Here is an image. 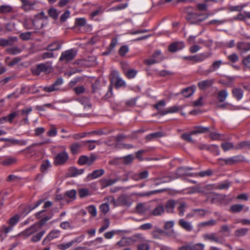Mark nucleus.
Returning a JSON list of instances; mask_svg holds the SVG:
<instances>
[{
	"label": "nucleus",
	"instance_id": "nucleus-1",
	"mask_svg": "<svg viewBox=\"0 0 250 250\" xmlns=\"http://www.w3.org/2000/svg\"><path fill=\"white\" fill-rule=\"evenodd\" d=\"M43 18L46 19L47 17L45 16L44 13L42 11L37 14L33 20H27L24 22V26L27 29H32L34 27L36 28H42V23L40 21Z\"/></svg>",
	"mask_w": 250,
	"mask_h": 250
},
{
	"label": "nucleus",
	"instance_id": "nucleus-2",
	"mask_svg": "<svg viewBox=\"0 0 250 250\" xmlns=\"http://www.w3.org/2000/svg\"><path fill=\"white\" fill-rule=\"evenodd\" d=\"M77 51L75 49H71L63 51L59 58L60 61L68 62L73 60L77 55Z\"/></svg>",
	"mask_w": 250,
	"mask_h": 250
},
{
	"label": "nucleus",
	"instance_id": "nucleus-3",
	"mask_svg": "<svg viewBox=\"0 0 250 250\" xmlns=\"http://www.w3.org/2000/svg\"><path fill=\"white\" fill-rule=\"evenodd\" d=\"M211 56L209 53H203L193 56H184L183 59L184 60L193 61L195 63L201 62L208 58Z\"/></svg>",
	"mask_w": 250,
	"mask_h": 250
},
{
	"label": "nucleus",
	"instance_id": "nucleus-4",
	"mask_svg": "<svg viewBox=\"0 0 250 250\" xmlns=\"http://www.w3.org/2000/svg\"><path fill=\"white\" fill-rule=\"evenodd\" d=\"M243 160V157L241 155H235L226 159L220 158L219 161H224L227 165H232L240 162Z\"/></svg>",
	"mask_w": 250,
	"mask_h": 250
},
{
	"label": "nucleus",
	"instance_id": "nucleus-5",
	"mask_svg": "<svg viewBox=\"0 0 250 250\" xmlns=\"http://www.w3.org/2000/svg\"><path fill=\"white\" fill-rule=\"evenodd\" d=\"M63 81L62 78H58L54 83L48 86L43 87V90L48 92H53L59 89V86L63 83Z\"/></svg>",
	"mask_w": 250,
	"mask_h": 250
},
{
	"label": "nucleus",
	"instance_id": "nucleus-6",
	"mask_svg": "<svg viewBox=\"0 0 250 250\" xmlns=\"http://www.w3.org/2000/svg\"><path fill=\"white\" fill-rule=\"evenodd\" d=\"M202 237L205 241H209L217 244H222L223 242L215 233H207L203 235Z\"/></svg>",
	"mask_w": 250,
	"mask_h": 250
},
{
	"label": "nucleus",
	"instance_id": "nucleus-7",
	"mask_svg": "<svg viewBox=\"0 0 250 250\" xmlns=\"http://www.w3.org/2000/svg\"><path fill=\"white\" fill-rule=\"evenodd\" d=\"M68 159V155L67 153L65 151H62L58 154L55 157V164L57 165H60L65 163Z\"/></svg>",
	"mask_w": 250,
	"mask_h": 250
},
{
	"label": "nucleus",
	"instance_id": "nucleus-8",
	"mask_svg": "<svg viewBox=\"0 0 250 250\" xmlns=\"http://www.w3.org/2000/svg\"><path fill=\"white\" fill-rule=\"evenodd\" d=\"M96 157L94 155H91L89 157L82 155L79 159L78 163L81 165H87L90 166L94 163Z\"/></svg>",
	"mask_w": 250,
	"mask_h": 250
},
{
	"label": "nucleus",
	"instance_id": "nucleus-9",
	"mask_svg": "<svg viewBox=\"0 0 250 250\" xmlns=\"http://www.w3.org/2000/svg\"><path fill=\"white\" fill-rule=\"evenodd\" d=\"M60 235V232L58 230H53L44 238L42 242V245H45L49 241L58 238Z\"/></svg>",
	"mask_w": 250,
	"mask_h": 250
},
{
	"label": "nucleus",
	"instance_id": "nucleus-10",
	"mask_svg": "<svg viewBox=\"0 0 250 250\" xmlns=\"http://www.w3.org/2000/svg\"><path fill=\"white\" fill-rule=\"evenodd\" d=\"M113 82L115 83V87L116 88H119L121 87L125 86V82L123 80L119 75L118 72H114V77L112 80Z\"/></svg>",
	"mask_w": 250,
	"mask_h": 250
},
{
	"label": "nucleus",
	"instance_id": "nucleus-11",
	"mask_svg": "<svg viewBox=\"0 0 250 250\" xmlns=\"http://www.w3.org/2000/svg\"><path fill=\"white\" fill-rule=\"evenodd\" d=\"M209 16L208 14H197L196 13H189L188 18L195 20L196 21H202L207 19Z\"/></svg>",
	"mask_w": 250,
	"mask_h": 250
},
{
	"label": "nucleus",
	"instance_id": "nucleus-12",
	"mask_svg": "<svg viewBox=\"0 0 250 250\" xmlns=\"http://www.w3.org/2000/svg\"><path fill=\"white\" fill-rule=\"evenodd\" d=\"M184 47V43L183 42H175L169 46V51L171 52H174L182 49Z\"/></svg>",
	"mask_w": 250,
	"mask_h": 250
},
{
	"label": "nucleus",
	"instance_id": "nucleus-13",
	"mask_svg": "<svg viewBox=\"0 0 250 250\" xmlns=\"http://www.w3.org/2000/svg\"><path fill=\"white\" fill-rule=\"evenodd\" d=\"M178 224L181 227L187 231H191L193 230V227L191 222L185 221L183 219L179 220Z\"/></svg>",
	"mask_w": 250,
	"mask_h": 250
},
{
	"label": "nucleus",
	"instance_id": "nucleus-14",
	"mask_svg": "<svg viewBox=\"0 0 250 250\" xmlns=\"http://www.w3.org/2000/svg\"><path fill=\"white\" fill-rule=\"evenodd\" d=\"M84 144L83 142H76L70 146V150L73 154H78L81 151L82 146Z\"/></svg>",
	"mask_w": 250,
	"mask_h": 250
},
{
	"label": "nucleus",
	"instance_id": "nucleus-15",
	"mask_svg": "<svg viewBox=\"0 0 250 250\" xmlns=\"http://www.w3.org/2000/svg\"><path fill=\"white\" fill-rule=\"evenodd\" d=\"M39 230L38 225L31 226L28 229H26L22 232V234L25 237H28Z\"/></svg>",
	"mask_w": 250,
	"mask_h": 250
},
{
	"label": "nucleus",
	"instance_id": "nucleus-16",
	"mask_svg": "<svg viewBox=\"0 0 250 250\" xmlns=\"http://www.w3.org/2000/svg\"><path fill=\"white\" fill-rule=\"evenodd\" d=\"M17 41L16 37H9L6 39H0V45L2 46L12 45Z\"/></svg>",
	"mask_w": 250,
	"mask_h": 250
},
{
	"label": "nucleus",
	"instance_id": "nucleus-17",
	"mask_svg": "<svg viewBox=\"0 0 250 250\" xmlns=\"http://www.w3.org/2000/svg\"><path fill=\"white\" fill-rule=\"evenodd\" d=\"M129 205L130 203L128 201V198L125 195L120 196L117 200V207Z\"/></svg>",
	"mask_w": 250,
	"mask_h": 250
},
{
	"label": "nucleus",
	"instance_id": "nucleus-18",
	"mask_svg": "<svg viewBox=\"0 0 250 250\" xmlns=\"http://www.w3.org/2000/svg\"><path fill=\"white\" fill-rule=\"evenodd\" d=\"M213 83L212 80H206L198 83V86L200 89L205 90L211 86Z\"/></svg>",
	"mask_w": 250,
	"mask_h": 250
},
{
	"label": "nucleus",
	"instance_id": "nucleus-19",
	"mask_svg": "<svg viewBox=\"0 0 250 250\" xmlns=\"http://www.w3.org/2000/svg\"><path fill=\"white\" fill-rule=\"evenodd\" d=\"M22 7L25 11L34 9L36 8V3L33 1H22Z\"/></svg>",
	"mask_w": 250,
	"mask_h": 250
},
{
	"label": "nucleus",
	"instance_id": "nucleus-20",
	"mask_svg": "<svg viewBox=\"0 0 250 250\" xmlns=\"http://www.w3.org/2000/svg\"><path fill=\"white\" fill-rule=\"evenodd\" d=\"M237 48L242 52H247L250 50V42H238L237 43Z\"/></svg>",
	"mask_w": 250,
	"mask_h": 250
},
{
	"label": "nucleus",
	"instance_id": "nucleus-21",
	"mask_svg": "<svg viewBox=\"0 0 250 250\" xmlns=\"http://www.w3.org/2000/svg\"><path fill=\"white\" fill-rule=\"evenodd\" d=\"M222 64V62L221 60H218L215 61L213 62L212 65L209 67V68L206 70V72L207 74H209L211 72H214L217 69H218L221 65Z\"/></svg>",
	"mask_w": 250,
	"mask_h": 250
},
{
	"label": "nucleus",
	"instance_id": "nucleus-22",
	"mask_svg": "<svg viewBox=\"0 0 250 250\" xmlns=\"http://www.w3.org/2000/svg\"><path fill=\"white\" fill-rule=\"evenodd\" d=\"M209 130V128L208 127H204L203 126H195L193 130L191 131V134L196 135L197 134L204 133L208 132Z\"/></svg>",
	"mask_w": 250,
	"mask_h": 250
},
{
	"label": "nucleus",
	"instance_id": "nucleus-23",
	"mask_svg": "<svg viewBox=\"0 0 250 250\" xmlns=\"http://www.w3.org/2000/svg\"><path fill=\"white\" fill-rule=\"evenodd\" d=\"M104 171L103 169H99L93 171L91 173L89 174L88 177L90 179H96L104 174Z\"/></svg>",
	"mask_w": 250,
	"mask_h": 250
},
{
	"label": "nucleus",
	"instance_id": "nucleus-24",
	"mask_svg": "<svg viewBox=\"0 0 250 250\" xmlns=\"http://www.w3.org/2000/svg\"><path fill=\"white\" fill-rule=\"evenodd\" d=\"M84 172V169H77L75 167H71L69 168V174L71 177H76L81 175Z\"/></svg>",
	"mask_w": 250,
	"mask_h": 250
},
{
	"label": "nucleus",
	"instance_id": "nucleus-25",
	"mask_svg": "<svg viewBox=\"0 0 250 250\" xmlns=\"http://www.w3.org/2000/svg\"><path fill=\"white\" fill-rule=\"evenodd\" d=\"M49 69V67L45 64L42 63L38 65L35 70V73L36 75H40L42 72H47Z\"/></svg>",
	"mask_w": 250,
	"mask_h": 250
},
{
	"label": "nucleus",
	"instance_id": "nucleus-26",
	"mask_svg": "<svg viewBox=\"0 0 250 250\" xmlns=\"http://www.w3.org/2000/svg\"><path fill=\"white\" fill-rule=\"evenodd\" d=\"M16 159L14 157H7L0 162V163L4 166H9L16 163Z\"/></svg>",
	"mask_w": 250,
	"mask_h": 250
},
{
	"label": "nucleus",
	"instance_id": "nucleus-27",
	"mask_svg": "<svg viewBox=\"0 0 250 250\" xmlns=\"http://www.w3.org/2000/svg\"><path fill=\"white\" fill-rule=\"evenodd\" d=\"M233 97L237 100H241L243 96V92L242 89L238 88H234L232 91Z\"/></svg>",
	"mask_w": 250,
	"mask_h": 250
},
{
	"label": "nucleus",
	"instance_id": "nucleus-28",
	"mask_svg": "<svg viewBox=\"0 0 250 250\" xmlns=\"http://www.w3.org/2000/svg\"><path fill=\"white\" fill-rule=\"evenodd\" d=\"M175 202L172 200H168L166 204V208L167 212L171 213L173 211L175 206Z\"/></svg>",
	"mask_w": 250,
	"mask_h": 250
},
{
	"label": "nucleus",
	"instance_id": "nucleus-29",
	"mask_svg": "<svg viewBox=\"0 0 250 250\" xmlns=\"http://www.w3.org/2000/svg\"><path fill=\"white\" fill-rule=\"evenodd\" d=\"M180 109L178 105H174L167 108L164 112L162 113V115H165L169 113H173L177 112Z\"/></svg>",
	"mask_w": 250,
	"mask_h": 250
},
{
	"label": "nucleus",
	"instance_id": "nucleus-30",
	"mask_svg": "<svg viewBox=\"0 0 250 250\" xmlns=\"http://www.w3.org/2000/svg\"><path fill=\"white\" fill-rule=\"evenodd\" d=\"M117 181V180L116 179H102L101 181V184L102 187L104 188L114 184Z\"/></svg>",
	"mask_w": 250,
	"mask_h": 250
},
{
	"label": "nucleus",
	"instance_id": "nucleus-31",
	"mask_svg": "<svg viewBox=\"0 0 250 250\" xmlns=\"http://www.w3.org/2000/svg\"><path fill=\"white\" fill-rule=\"evenodd\" d=\"M194 92V89L192 87H189L184 89L181 93L184 97L188 98L193 94Z\"/></svg>",
	"mask_w": 250,
	"mask_h": 250
},
{
	"label": "nucleus",
	"instance_id": "nucleus-32",
	"mask_svg": "<svg viewBox=\"0 0 250 250\" xmlns=\"http://www.w3.org/2000/svg\"><path fill=\"white\" fill-rule=\"evenodd\" d=\"M77 240H72L69 242L65 244H62L58 246V249L60 250H65L71 247L73 244L77 242Z\"/></svg>",
	"mask_w": 250,
	"mask_h": 250
},
{
	"label": "nucleus",
	"instance_id": "nucleus-33",
	"mask_svg": "<svg viewBox=\"0 0 250 250\" xmlns=\"http://www.w3.org/2000/svg\"><path fill=\"white\" fill-rule=\"evenodd\" d=\"M188 207L187 204L185 202H180L178 207V210L179 211V215L180 216L182 217L184 215L185 209Z\"/></svg>",
	"mask_w": 250,
	"mask_h": 250
},
{
	"label": "nucleus",
	"instance_id": "nucleus-34",
	"mask_svg": "<svg viewBox=\"0 0 250 250\" xmlns=\"http://www.w3.org/2000/svg\"><path fill=\"white\" fill-rule=\"evenodd\" d=\"M228 96V93L226 90H222L218 92L217 98L220 102H223L225 101Z\"/></svg>",
	"mask_w": 250,
	"mask_h": 250
},
{
	"label": "nucleus",
	"instance_id": "nucleus-35",
	"mask_svg": "<svg viewBox=\"0 0 250 250\" xmlns=\"http://www.w3.org/2000/svg\"><path fill=\"white\" fill-rule=\"evenodd\" d=\"M61 48V43L59 42H55L49 44L47 47V50L49 51H54L60 49Z\"/></svg>",
	"mask_w": 250,
	"mask_h": 250
},
{
	"label": "nucleus",
	"instance_id": "nucleus-36",
	"mask_svg": "<svg viewBox=\"0 0 250 250\" xmlns=\"http://www.w3.org/2000/svg\"><path fill=\"white\" fill-rule=\"evenodd\" d=\"M244 208V206L241 204H234L230 206L229 210L233 213L241 211Z\"/></svg>",
	"mask_w": 250,
	"mask_h": 250
},
{
	"label": "nucleus",
	"instance_id": "nucleus-37",
	"mask_svg": "<svg viewBox=\"0 0 250 250\" xmlns=\"http://www.w3.org/2000/svg\"><path fill=\"white\" fill-rule=\"evenodd\" d=\"M165 211L164 207L163 205H160L156 207L153 210V214L155 216L161 215Z\"/></svg>",
	"mask_w": 250,
	"mask_h": 250
},
{
	"label": "nucleus",
	"instance_id": "nucleus-38",
	"mask_svg": "<svg viewBox=\"0 0 250 250\" xmlns=\"http://www.w3.org/2000/svg\"><path fill=\"white\" fill-rule=\"evenodd\" d=\"M166 102L164 100H162L159 101L156 104H155L154 106L162 114V113L165 111V110H164V108Z\"/></svg>",
	"mask_w": 250,
	"mask_h": 250
},
{
	"label": "nucleus",
	"instance_id": "nucleus-39",
	"mask_svg": "<svg viewBox=\"0 0 250 250\" xmlns=\"http://www.w3.org/2000/svg\"><path fill=\"white\" fill-rule=\"evenodd\" d=\"M45 231L42 230L39 232L36 235H33L31 238V241L34 243L39 242L41 239L42 237L45 234Z\"/></svg>",
	"mask_w": 250,
	"mask_h": 250
},
{
	"label": "nucleus",
	"instance_id": "nucleus-40",
	"mask_svg": "<svg viewBox=\"0 0 250 250\" xmlns=\"http://www.w3.org/2000/svg\"><path fill=\"white\" fill-rule=\"evenodd\" d=\"M193 134H191V131H190L189 133H184L181 135V138L188 142L190 143H193V140L191 137L192 135H193Z\"/></svg>",
	"mask_w": 250,
	"mask_h": 250
},
{
	"label": "nucleus",
	"instance_id": "nucleus-41",
	"mask_svg": "<svg viewBox=\"0 0 250 250\" xmlns=\"http://www.w3.org/2000/svg\"><path fill=\"white\" fill-rule=\"evenodd\" d=\"M48 13L51 18L56 20L58 19L60 12L56 9L52 8L48 10Z\"/></svg>",
	"mask_w": 250,
	"mask_h": 250
},
{
	"label": "nucleus",
	"instance_id": "nucleus-42",
	"mask_svg": "<svg viewBox=\"0 0 250 250\" xmlns=\"http://www.w3.org/2000/svg\"><path fill=\"white\" fill-rule=\"evenodd\" d=\"M51 166V165L50 162L48 160H46L42 162L40 168L42 172H46Z\"/></svg>",
	"mask_w": 250,
	"mask_h": 250
},
{
	"label": "nucleus",
	"instance_id": "nucleus-43",
	"mask_svg": "<svg viewBox=\"0 0 250 250\" xmlns=\"http://www.w3.org/2000/svg\"><path fill=\"white\" fill-rule=\"evenodd\" d=\"M222 149L227 151L234 148L233 144L231 142H224L221 144Z\"/></svg>",
	"mask_w": 250,
	"mask_h": 250
},
{
	"label": "nucleus",
	"instance_id": "nucleus-44",
	"mask_svg": "<svg viewBox=\"0 0 250 250\" xmlns=\"http://www.w3.org/2000/svg\"><path fill=\"white\" fill-rule=\"evenodd\" d=\"M110 225V221L108 219L105 218L104 219L103 222V226L99 229V232L102 233L105 229H108Z\"/></svg>",
	"mask_w": 250,
	"mask_h": 250
},
{
	"label": "nucleus",
	"instance_id": "nucleus-45",
	"mask_svg": "<svg viewBox=\"0 0 250 250\" xmlns=\"http://www.w3.org/2000/svg\"><path fill=\"white\" fill-rule=\"evenodd\" d=\"M248 229L246 228H241L236 230L234 232V234L236 237H242L245 235Z\"/></svg>",
	"mask_w": 250,
	"mask_h": 250
},
{
	"label": "nucleus",
	"instance_id": "nucleus-46",
	"mask_svg": "<svg viewBox=\"0 0 250 250\" xmlns=\"http://www.w3.org/2000/svg\"><path fill=\"white\" fill-rule=\"evenodd\" d=\"M168 235L171 238L174 239L177 241L180 240V233L177 231L172 229L171 231L168 234Z\"/></svg>",
	"mask_w": 250,
	"mask_h": 250
},
{
	"label": "nucleus",
	"instance_id": "nucleus-47",
	"mask_svg": "<svg viewBox=\"0 0 250 250\" xmlns=\"http://www.w3.org/2000/svg\"><path fill=\"white\" fill-rule=\"evenodd\" d=\"M205 246L203 243H197L194 245L190 246L189 250H203Z\"/></svg>",
	"mask_w": 250,
	"mask_h": 250
},
{
	"label": "nucleus",
	"instance_id": "nucleus-48",
	"mask_svg": "<svg viewBox=\"0 0 250 250\" xmlns=\"http://www.w3.org/2000/svg\"><path fill=\"white\" fill-rule=\"evenodd\" d=\"M161 62V58H158L157 59H155L152 56V58L146 60L145 61V63H146L147 64L150 65L152 64L155 63H158Z\"/></svg>",
	"mask_w": 250,
	"mask_h": 250
},
{
	"label": "nucleus",
	"instance_id": "nucleus-49",
	"mask_svg": "<svg viewBox=\"0 0 250 250\" xmlns=\"http://www.w3.org/2000/svg\"><path fill=\"white\" fill-rule=\"evenodd\" d=\"M137 73V71L134 69H128L125 72L126 77L129 79L134 78Z\"/></svg>",
	"mask_w": 250,
	"mask_h": 250
},
{
	"label": "nucleus",
	"instance_id": "nucleus-50",
	"mask_svg": "<svg viewBox=\"0 0 250 250\" xmlns=\"http://www.w3.org/2000/svg\"><path fill=\"white\" fill-rule=\"evenodd\" d=\"M134 157L132 155H128L122 158V162L125 164L128 165L131 163Z\"/></svg>",
	"mask_w": 250,
	"mask_h": 250
},
{
	"label": "nucleus",
	"instance_id": "nucleus-51",
	"mask_svg": "<svg viewBox=\"0 0 250 250\" xmlns=\"http://www.w3.org/2000/svg\"><path fill=\"white\" fill-rule=\"evenodd\" d=\"M208 147L209 148L208 150L212 152L216 155L219 154V146H218L215 145H209Z\"/></svg>",
	"mask_w": 250,
	"mask_h": 250
},
{
	"label": "nucleus",
	"instance_id": "nucleus-52",
	"mask_svg": "<svg viewBox=\"0 0 250 250\" xmlns=\"http://www.w3.org/2000/svg\"><path fill=\"white\" fill-rule=\"evenodd\" d=\"M194 212L195 213V216L199 217H204L207 214V211L203 209H196L193 210Z\"/></svg>",
	"mask_w": 250,
	"mask_h": 250
},
{
	"label": "nucleus",
	"instance_id": "nucleus-53",
	"mask_svg": "<svg viewBox=\"0 0 250 250\" xmlns=\"http://www.w3.org/2000/svg\"><path fill=\"white\" fill-rule=\"evenodd\" d=\"M216 224V221L214 220H210L208 221L201 223L199 224L200 227L212 226Z\"/></svg>",
	"mask_w": 250,
	"mask_h": 250
},
{
	"label": "nucleus",
	"instance_id": "nucleus-54",
	"mask_svg": "<svg viewBox=\"0 0 250 250\" xmlns=\"http://www.w3.org/2000/svg\"><path fill=\"white\" fill-rule=\"evenodd\" d=\"M128 47L126 45L122 46L119 51V54L122 56H125L128 51Z\"/></svg>",
	"mask_w": 250,
	"mask_h": 250
},
{
	"label": "nucleus",
	"instance_id": "nucleus-55",
	"mask_svg": "<svg viewBox=\"0 0 250 250\" xmlns=\"http://www.w3.org/2000/svg\"><path fill=\"white\" fill-rule=\"evenodd\" d=\"M212 174V171L210 169H208L207 170L199 172L198 175L201 177H205L207 176H210Z\"/></svg>",
	"mask_w": 250,
	"mask_h": 250
},
{
	"label": "nucleus",
	"instance_id": "nucleus-56",
	"mask_svg": "<svg viewBox=\"0 0 250 250\" xmlns=\"http://www.w3.org/2000/svg\"><path fill=\"white\" fill-rule=\"evenodd\" d=\"M100 208L102 212L105 214L109 210V205L107 203H104L100 206Z\"/></svg>",
	"mask_w": 250,
	"mask_h": 250
},
{
	"label": "nucleus",
	"instance_id": "nucleus-57",
	"mask_svg": "<svg viewBox=\"0 0 250 250\" xmlns=\"http://www.w3.org/2000/svg\"><path fill=\"white\" fill-rule=\"evenodd\" d=\"M70 16V12L68 10L65 11L60 17V21L62 22H64Z\"/></svg>",
	"mask_w": 250,
	"mask_h": 250
},
{
	"label": "nucleus",
	"instance_id": "nucleus-58",
	"mask_svg": "<svg viewBox=\"0 0 250 250\" xmlns=\"http://www.w3.org/2000/svg\"><path fill=\"white\" fill-rule=\"evenodd\" d=\"M245 5H236V6H231L229 7V9L230 11H241Z\"/></svg>",
	"mask_w": 250,
	"mask_h": 250
},
{
	"label": "nucleus",
	"instance_id": "nucleus-59",
	"mask_svg": "<svg viewBox=\"0 0 250 250\" xmlns=\"http://www.w3.org/2000/svg\"><path fill=\"white\" fill-rule=\"evenodd\" d=\"M228 59L230 61H231L232 62H236L238 61L239 58L237 55L235 53H233L232 54H231L229 56H228Z\"/></svg>",
	"mask_w": 250,
	"mask_h": 250
},
{
	"label": "nucleus",
	"instance_id": "nucleus-60",
	"mask_svg": "<svg viewBox=\"0 0 250 250\" xmlns=\"http://www.w3.org/2000/svg\"><path fill=\"white\" fill-rule=\"evenodd\" d=\"M129 239L126 238H122L120 241H119L117 245L120 247H124L127 245V243L129 242Z\"/></svg>",
	"mask_w": 250,
	"mask_h": 250
},
{
	"label": "nucleus",
	"instance_id": "nucleus-61",
	"mask_svg": "<svg viewBox=\"0 0 250 250\" xmlns=\"http://www.w3.org/2000/svg\"><path fill=\"white\" fill-rule=\"evenodd\" d=\"M177 174L180 176L186 175H188L187 173V168H186V167H180L177 169Z\"/></svg>",
	"mask_w": 250,
	"mask_h": 250
},
{
	"label": "nucleus",
	"instance_id": "nucleus-62",
	"mask_svg": "<svg viewBox=\"0 0 250 250\" xmlns=\"http://www.w3.org/2000/svg\"><path fill=\"white\" fill-rule=\"evenodd\" d=\"M174 225V221H168L165 222L164 227L166 229H169L173 228Z\"/></svg>",
	"mask_w": 250,
	"mask_h": 250
},
{
	"label": "nucleus",
	"instance_id": "nucleus-63",
	"mask_svg": "<svg viewBox=\"0 0 250 250\" xmlns=\"http://www.w3.org/2000/svg\"><path fill=\"white\" fill-rule=\"evenodd\" d=\"M60 227L64 229H68L72 228L70 223L68 221L63 222L61 223Z\"/></svg>",
	"mask_w": 250,
	"mask_h": 250
},
{
	"label": "nucleus",
	"instance_id": "nucleus-64",
	"mask_svg": "<svg viewBox=\"0 0 250 250\" xmlns=\"http://www.w3.org/2000/svg\"><path fill=\"white\" fill-rule=\"evenodd\" d=\"M149 245L147 241H145L142 238V250H149Z\"/></svg>",
	"mask_w": 250,
	"mask_h": 250
}]
</instances>
